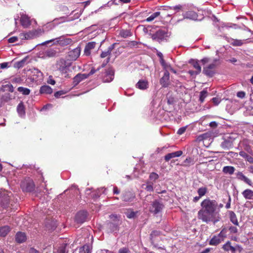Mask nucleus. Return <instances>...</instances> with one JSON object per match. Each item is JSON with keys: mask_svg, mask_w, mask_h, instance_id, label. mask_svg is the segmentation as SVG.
Wrapping results in <instances>:
<instances>
[{"mask_svg": "<svg viewBox=\"0 0 253 253\" xmlns=\"http://www.w3.org/2000/svg\"><path fill=\"white\" fill-rule=\"evenodd\" d=\"M201 209L197 213V218L203 222H212L214 224L220 219L219 211H216L217 201L210 198L204 199L200 204Z\"/></svg>", "mask_w": 253, "mask_h": 253, "instance_id": "nucleus-1", "label": "nucleus"}, {"mask_svg": "<svg viewBox=\"0 0 253 253\" xmlns=\"http://www.w3.org/2000/svg\"><path fill=\"white\" fill-rule=\"evenodd\" d=\"M20 187L24 192H31L35 190V185L32 179L27 177L21 181Z\"/></svg>", "mask_w": 253, "mask_h": 253, "instance_id": "nucleus-2", "label": "nucleus"}, {"mask_svg": "<svg viewBox=\"0 0 253 253\" xmlns=\"http://www.w3.org/2000/svg\"><path fill=\"white\" fill-rule=\"evenodd\" d=\"M164 208L163 204L159 201L158 200H155L153 201L149 208V211L154 214H157L161 212Z\"/></svg>", "mask_w": 253, "mask_h": 253, "instance_id": "nucleus-3", "label": "nucleus"}, {"mask_svg": "<svg viewBox=\"0 0 253 253\" xmlns=\"http://www.w3.org/2000/svg\"><path fill=\"white\" fill-rule=\"evenodd\" d=\"M56 40V43L59 44L61 46H65L71 44L72 42V40L70 38H66L64 37H60L56 38L55 39H52L49 41H47L42 43V45H45L49 42H51Z\"/></svg>", "mask_w": 253, "mask_h": 253, "instance_id": "nucleus-4", "label": "nucleus"}, {"mask_svg": "<svg viewBox=\"0 0 253 253\" xmlns=\"http://www.w3.org/2000/svg\"><path fill=\"white\" fill-rule=\"evenodd\" d=\"M152 39L161 43L167 37V32L164 30L160 29L153 34L151 35Z\"/></svg>", "mask_w": 253, "mask_h": 253, "instance_id": "nucleus-5", "label": "nucleus"}, {"mask_svg": "<svg viewBox=\"0 0 253 253\" xmlns=\"http://www.w3.org/2000/svg\"><path fill=\"white\" fill-rule=\"evenodd\" d=\"M216 60L210 63L203 68V73L207 76L212 77L215 73V69L216 67Z\"/></svg>", "mask_w": 253, "mask_h": 253, "instance_id": "nucleus-6", "label": "nucleus"}, {"mask_svg": "<svg viewBox=\"0 0 253 253\" xmlns=\"http://www.w3.org/2000/svg\"><path fill=\"white\" fill-rule=\"evenodd\" d=\"M70 66L67 65L65 60L61 59L57 62L56 67L62 74H67Z\"/></svg>", "mask_w": 253, "mask_h": 253, "instance_id": "nucleus-7", "label": "nucleus"}, {"mask_svg": "<svg viewBox=\"0 0 253 253\" xmlns=\"http://www.w3.org/2000/svg\"><path fill=\"white\" fill-rule=\"evenodd\" d=\"M114 76V70L112 68H109L106 70L105 74L103 78V82L104 83H109L113 81Z\"/></svg>", "mask_w": 253, "mask_h": 253, "instance_id": "nucleus-8", "label": "nucleus"}, {"mask_svg": "<svg viewBox=\"0 0 253 253\" xmlns=\"http://www.w3.org/2000/svg\"><path fill=\"white\" fill-rule=\"evenodd\" d=\"M87 212L84 211H79L75 216V221L78 223H83L86 221Z\"/></svg>", "mask_w": 253, "mask_h": 253, "instance_id": "nucleus-9", "label": "nucleus"}, {"mask_svg": "<svg viewBox=\"0 0 253 253\" xmlns=\"http://www.w3.org/2000/svg\"><path fill=\"white\" fill-rule=\"evenodd\" d=\"M160 83L163 87H167L169 85V73L168 70L165 71L163 76L160 79Z\"/></svg>", "mask_w": 253, "mask_h": 253, "instance_id": "nucleus-10", "label": "nucleus"}, {"mask_svg": "<svg viewBox=\"0 0 253 253\" xmlns=\"http://www.w3.org/2000/svg\"><path fill=\"white\" fill-rule=\"evenodd\" d=\"M81 53L80 47H77L68 52V56L70 60H76L80 56Z\"/></svg>", "mask_w": 253, "mask_h": 253, "instance_id": "nucleus-11", "label": "nucleus"}, {"mask_svg": "<svg viewBox=\"0 0 253 253\" xmlns=\"http://www.w3.org/2000/svg\"><path fill=\"white\" fill-rule=\"evenodd\" d=\"M237 178L241 181H244L249 186H253V183L251 179L246 176L242 172L238 171L236 173Z\"/></svg>", "mask_w": 253, "mask_h": 253, "instance_id": "nucleus-12", "label": "nucleus"}, {"mask_svg": "<svg viewBox=\"0 0 253 253\" xmlns=\"http://www.w3.org/2000/svg\"><path fill=\"white\" fill-rule=\"evenodd\" d=\"M135 198V194L130 191H125L122 196V200L126 202H131Z\"/></svg>", "mask_w": 253, "mask_h": 253, "instance_id": "nucleus-13", "label": "nucleus"}, {"mask_svg": "<svg viewBox=\"0 0 253 253\" xmlns=\"http://www.w3.org/2000/svg\"><path fill=\"white\" fill-rule=\"evenodd\" d=\"M223 249L226 251H231L232 253H235L237 250L241 252L242 249L238 245L235 247L232 246L230 242H227L223 246Z\"/></svg>", "mask_w": 253, "mask_h": 253, "instance_id": "nucleus-14", "label": "nucleus"}, {"mask_svg": "<svg viewBox=\"0 0 253 253\" xmlns=\"http://www.w3.org/2000/svg\"><path fill=\"white\" fill-rule=\"evenodd\" d=\"M57 51L53 48H49L43 52V58H52L56 56Z\"/></svg>", "mask_w": 253, "mask_h": 253, "instance_id": "nucleus-15", "label": "nucleus"}, {"mask_svg": "<svg viewBox=\"0 0 253 253\" xmlns=\"http://www.w3.org/2000/svg\"><path fill=\"white\" fill-rule=\"evenodd\" d=\"M20 21L21 25L24 28L28 27L31 24L30 18L26 14L21 16Z\"/></svg>", "mask_w": 253, "mask_h": 253, "instance_id": "nucleus-16", "label": "nucleus"}, {"mask_svg": "<svg viewBox=\"0 0 253 253\" xmlns=\"http://www.w3.org/2000/svg\"><path fill=\"white\" fill-rule=\"evenodd\" d=\"M148 82L145 80H139L135 85L137 88L140 90H145L148 88Z\"/></svg>", "mask_w": 253, "mask_h": 253, "instance_id": "nucleus-17", "label": "nucleus"}, {"mask_svg": "<svg viewBox=\"0 0 253 253\" xmlns=\"http://www.w3.org/2000/svg\"><path fill=\"white\" fill-rule=\"evenodd\" d=\"M88 77V75H87V74L79 73L73 78V82L76 85H77L81 81Z\"/></svg>", "mask_w": 253, "mask_h": 253, "instance_id": "nucleus-18", "label": "nucleus"}, {"mask_svg": "<svg viewBox=\"0 0 253 253\" xmlns=\"http://www.w3.org/2000/svg\"><path fill=\"white\" fill-rule=\"evenodd\" d=\"M183 154V152L182 151H177L176 152H174L172 153H169L165 155V160L166 162H168L171 159L174 158L175 157H178L181 156Z\"/></svg>", "mask_w": 253, "mask_h": 253, "instance_id": "nucleus-19", "label": "nucleus"}, {"mask_svg": "<svg viewBox=\"0 0 253 253\" xmlns=\"http://www.w3.org/2000/svg\"><path fill=\"white\" fill-rule=\"evenodd\" d=\"M27 240V236L25 233L18 232L15 235V241L18 243H22Z\"/></svg>", "mask_w": 253, "mask_h": 253, "instance_id": "nucleus-20", "label": "nucleus"}, {"mask_svg": "<svg viewBox=\"0 0 253 253\" xmlns=\"http://www.w3.org/2000/svg\"><path fill=\"white\" fill-rule=\"evenodd\" d=\"M95 45L96 42H91L87 43L84 48V54L87 56L89 55L90 54V50L95 47Z\"/></svg>", "mask_w": 253, "mask_h": 253, "instance_id": "nucleus-21", "label": "nucleus"}, {"mask_svg": "<svg viewBox=\"0 0 253 253\" xmlns=\"http://www.w3.org/2000/svg\"><path fill=\"white\" fill-rule=\"evenodd\" d=\"M40 93L41 94H50L52 93V89L49 85H42L40 87Z\"/></svg>", "mask_w": 253, "mask_h": 253, "instance_id": "nucleus-22", "label": "nucleus"}, {"mask_svg": "<svg viewBox=\"0 0 253 253\" xmlns=\"http://www.w3.org/2000/svg\"><path fill=\"white\" fill-rule=\"evenodd\" d=\"M243 197L247 200H253V191L247 189L242 193Z\"/></svg>", "mask_w": 253, "mask_h": 253, "instance_id": "nucleus-23", "label": "nucleus"}, {"mask_svg": "<svg viewBox=\"0 0 253 253\" xmlns=\"http://www.w3.org/2000/svg\"><path fill=\"white\" fill-rule=\"evenodd\" d=\"M11 99V95L9 93H5L0 98V107H1L4 103L8 102Z\"/></svg>", "mask_w": 253, "mask_h": 253, "instance_id": "nucleus-24", "label": "nucleus"}, {"mask_svg": "<svg viewBox=\"0 0 253 253\" xmlns=\"http://www.w3.org/2000/svg\"><path fill=\"white\" fill-rule=\"evenodd\" d=\"M190 63L193 65V67L196 69L195 74H199L201 72V67L199 63V61L193 60Z\"/></svg>", "mask_w": 253, "mask_h": 253, "instance_id": "nucleus-25", "label": "nucleus"}, {"mask_svg": "<svg viewBox=\"0 0 253 253\" xmlns=\"http://www.w3.org/2000/svg\"><path fill=\"white\" fill-rule=\"evenodd\" d=\"M235 169L233 166H225L222 169V172L224 174L232 175L234 173Z\"/></svg>", "mask_w": 253, "mask_h": 253, "instance_id": "nucleus-26", "label": "nucleus"}, {"mask_svg": "<svg viewBox=\"0 0 253 253\" xmlns=\"http://www.w3.org/2000/svg\"><path fill=\"white\" fill-rule=\"evenodd\" d=\"M17 111L19 115L22 116L25 114V108L24 103L21 101L17 107Z\"/></svg>", "mask_w": 253, "mask_h": 253, "instance_id": "nucleus-27", "label": "nucleus"}, {"mask_svg": "<svg viewBox=\"0 0 253 253\" xmlns=\"http://www.w3.org/2000/svg\"><path fill=\"white\" fill-rule=\"evenodd\" d=\"M230 221L235 225H238L239 223L236 214L233 211H229Z\"/></svg>", "mask_w": 253, "mask_h": 253, "instance_id": "nucleus-28", "label": "nucleus"}, {"mask_svg": "<svg viewBox=\"0 0 253 253\" xmlns=\"http://www.w3.org/2000/svg\"><path fill=\"white\" fill-rule=\"evenodd\" d=\"M10 231V227L8 226H4L0 227V236L5 237Z\"/></svg>", "mask_w": 253, "mask_h": 253, "instance_id": "nucleus-29", "label": "nucleus"}, {"mask_svg": "<svg viewBox=\"0 0 253 253\" xmlns=\"http://www.w3.org/2000/svg\"><path fill=\"white\" fill-rule=\"evenodd\" d=\"M221 242L219 237L214 235L210 240V245L212 246H216Z\"/></svg>", "mask_w": 253, "mask_h": 253, "instance_id": "nucleus-30", "label": "nucleus"}, {"mask_svg": "<svg viewBox=\"0 0 253 253\" xmlns=\"http://www.w3.org/2000/svg\"><path fill=\"white\" fill-rule=\"evenodd\" d=\"M114 47V44H112L110 46H109L107 51H103L100 57L101 58H105L107 57L108 55H109L111 54V51Z\"/></svg>", "mask_w": 253, "mask_h": 253, "instance_id": "nucleus-31", "label": "nucleus"}, {"mask_svg": "<svg viewBox=\"0 0 253 253\" xmlns=\"http://www.w3.org/2000/svg\"><path fill=\"white\" fill-rule=\"evenodd\" d=\"M91 249L88 245H85L80 248V253H91Z\"/></svg>", "mask_w": 253, "mask_h": 253, "instance_id": "nucleus-32", "label": "nucleus"}, {"mask_svg": "<svg viewBox=\"0 0 253 253\" xmlns=\"http://www.w3.org/2000/svg\"><path fill=\"white\" fill-rule=\"evenodd\" d=\"M221 146L224 149H229L232 147V142L230 140H224V141L221 143Z\"/></svg>", "mask_w": 253, "mask_h": 253, "instance_id": "nucleus-33", "label": "nucleus"}, {"mask_svg": "<svg viewBox=\"0 0 253 253\" xmlns=\"http://www.w3.org/2000/svg\"><path fill=\"white\" fill-rule=\"evenodd\" d=\"M17 90L19 92H21L22 94L25 95H29L31 92V90L30 89L22 86L18 87L17 88Z\"/></svg>", "mask_w": 253, "mask_h": 253, "instance_id": "nucleus-34", "label": "nucleus"}, {"mask_svg": "<svg viewBox=\"0 0 253 253\" xmlns=\"http://www.w3.org/2000/svg\"><path fill=\"white\" fill-rule=\"evenodd\" d=\"M208 192V188L206 187H202L199 188L197 190V193L200 197H202L205 196Z\"/></svg>", "mask_w": 253, "mask_h": 253, "instance_id": "nucleus-35", "label": "nucleus"}, {"mask_svg": "<svg viewBox=\"0 0 253 253\" xmlns=\"http://www.w3.org/2000/svg\"><path fill=\"white\" fill-rule=\"evenodd\" d=\"M120 35L124 38H126L132 35L130 31L127 30H123L120 31Z\"/></svg>", "mask_w": 253, "mask_h": 253, "instance_id": "nucleus-36", "label": "nucleus"}, {"mask_svg": "<svg viewBox=\"0 0 253 253\" xmlns=\"http://www.w3.org/2000/svg\"><path fill=\"white\" fill-rule=\"evenodd\" d=\"M159 175L156 172H151L149 177V181L153 182V184L156 182V181L159 178Z\"/></svg>", "mask_w": 253, "mask_h": 253, "instance_id": "nucleus-37", "label": "nucleus"}, {"mask_svg": "<svg viewBox=\"0 0 253 253\" xmlns=\"http://www.w3.org/2000/svg\"><path fill=\"white\" fill-rule=\"evenodd\" d=\"M231 44L234 46H241L244 43V41L241 40L232 39Z\"/></svg>", "mask_w": 253, "mask_h": 253, "instance_id": "nucleus-38", "label": "nucleus"}, {"mask_svg": "<svg viewBox=\"0 0 253 253\" xmlns=\"http://www.w3.org/2000/svg\"><path fill=\"white\" fill-rule=\"evenodd\" d=\"M160 15V12H156L153 13L152 15H151L149 17L147 18L146 21L147 22H151L154 20L156 17L159 16Z\"/></svg>", "mask_w": 253, "mask_h": 253, "instance_id": "nucleus-39", "label": "nucleus"}, {"mask_svg": "<svg viewBox=\"0 0 253 253\" xmlns=\"http://www.w3.org/2000/svg\"><path fill=\"white\" fill-rule=\"evenodd\" d=\"M226 233L227 230L225 228H223L220 231V232L216 235L217 237H219V239L221 240V241H223L224 238L226 237Z\"/></svg>", "mask_w": 253, "mask_h": 253, "instance_id": "nucleus-40", "label": "nucleus"}, {"mask_svg": "<svg viewBox=\"0 0 253 253\" xmlns=\"http://www.w3.org/2000/svg\"><path fill=\"white\" fill-rule=\"evenodd\" d=\"M242 144L243 145V149L246 151L247 152L249 153H252L253 152V150L251 147V146L247 144V142L246 141H243L242 142Z\"/></svg>", "mask_w": 253, "mask_h": 253, "instance_id": "nucleus-41", "label": "nucleus"}, {"mask_svg": "<svg viewBox=\"0 0 253 253\" xmlns=\"http://www.w3.org/2000/svg\"><path fill=\"white\" fill-rule=\"evenodd\" d=\"M153 182L151 181L146 182L145 189L147 191L152 192L154 191Z\"/></svg>", "mask_w": 253, "mask_h": 253, "instance_id": "nucleus-42", "label": "nucleus"}, {"mask_svg": "<svg viewBox=\"0 0 253 253\" xmlns=\"http://www.w3.org/2000/svg\"><path fill=\"white\" fill-rule=\"evenodd\" d=\"M208 95V92L206 90H203L200 92V101L201 103L203 102L205 100V99Z\"/></svg>", "mask_w": 253, "mask_h": 253, "instance_id": "nucleus-43", "label": "nucleus"}, {"mask_svg": "<svg viewBox=\"0 0 253 253\" xmlns=\"http://www.w3.org/2000/svg\"><path fill=\"white\" fill-rule=\"evenodd\" d=\"M108 226L109 228L111 229V230L113 232L117 231L118 230V224H116L115 223L110 222L108 224Z\"/></svg>", "mask_w": 253, "mask_h": 253, "instance_id": "nucleus-44", "label": "nucleus"}, {"mask_svg": "<svg viewBox=\"0 0 253 253\" xmlns=\"http://www.w3.org/2000/svg\"><path fill=\"white\" fill-rule=\"evenodd\" d=\"M2 87L4 88L5 90L6 91H8L10 92H13L14 91V87L11 84H6L3 85Z\"/></svg>", "mask_w": 253, "mask_h": 253, "instance_id": "nucleus-45", "label": "nucleus"}, {"mask_svg": "<svg viewBox=\"0 0 253 253\" xmlns=\"http://www.w3.org/2000/svg\"><path fill=\"white\" fill-rule=\"evenodd\" d=\"M67 244H62L58 249V253H67L66 251Z\"/></svg>", "mask_w": 253, "mask_h": 253, "instance_id": "nucleus-46", "label": "nucleus"}, {"mask_svg": "<svg viewBox=\"0 0 253 253\" xmlns=\"http://www.w3.org/2000/svg\"><path fill=\"white\" fill-rule=\"evenodd\" d=\"M25 61H26V60L25 59H23L21 60V61L16 62L15 66L16 67H17L18 68H21L24 66V64Z\"/></svg>", "mask_w": 253, "mask_h": 253, "instance_id": "nucleus-47", "label": "nucleus"}, {"mask_svg": "<svg viewBox=\"0 0 253 253\" xmlns=\"http://www.w3.org/2000/svg\"><path fill=\"white\" fill-rule=\"evenodd\" d=\"M118 253H131V252L128 248L124 247L119 250Z\"/></svg>", "mask_w": 253, "mask_h": 253, "instance_id": "nucleus-48", "label": "nucleus"}, {"mask_svg": "<svg viewBox=\"0 0 253 253\" xmlns=\"http://www.w3.org/2000/svg\"><path fill=\"white\" fill-rule=\"evenodd\" d=\"M25 33L26 37V40L32 39L35 36V33L31 31Z\"/></svg>", "mask_w": 253, "mask_h": 253, "instance_id": "nucleus-49", "label": "nucleus"}, {"mask_svg": "<svg viewBox=\"0 0 253 253\" xmlns=\"http://www.w3.org/2000/svg\"><path fill=\"white\" fill-rule=\"evenodd\" d=\"M187 126H183L179 128L177 130V133L179 135H181L184 133L186 130Z\"/></svg>", "mask_w": 253, "mask_h": 253, "instance_id": "nucleus-50", "label": "nucleus"}, {"mask_svg": "<svg viewBox=\"0 0 253 253\" xmlns=\"http://www.w3.org/2000/svg\"><path fill=\"white\" fill-rule=\"evenodd\" d=\"M212 102L215 105H217L221 101V99L218 97H213L211 99Z\"/></svg>", "mask_w": 253, "mask_h": 253, "instance_id": "nucleus-51", "label": "nucleus"}, {"mask_svg": "<svg viewBox=\"0 0 253 253\" xmlns=\"http://www.w3.org/2000/svg\"><path fill=\"white\" fill-rule=\"evenodd\" d=\"M160 63L165 71L167 70V69H169V68H171V66L166 63L165 60L164 63L162 62H161Z\"/></svg>", "mask_w": 253, "mask_h": 253, "instance_id": "nucleus-52", "label": "nucleus"}, {"mask_svg": "<svg viewBox=\"0 0 253 253\" xmlns=\"http://www.w3.org/2000/svg\"><path fill=\"white\" fill-rule=\"evenodd\" d=\"M210 61V59L208 57H205L200 60V62L203 65H205L207 63H209Z\"/></svg>", "mask_w": 253, "mask_h": 253, "instance_id": "nucleus-53", "label": "nucleus"}, {"mask_svg": "<svg viewBox=\"0 0 253 253\" xmlns=\"http://www.w3.org/2000/svg\"><path fill=\"white\" fill-rule=\"evenodd\" d=\"M18 38L17 37H12L8 39V41L9 43H13L18 41Z\"/></svg>", "mask_w": 253, "mask_h": 253, "instance_id": "nucleus-54", "label": "nucleus"}, {"mask_svg": "<svg viewBox=\"0 0 253 253\" xmlns=\"http://www.w3.org/2000/svg\"><path fill=\"white\" fill-rule=\"evenodd\" d=\"M246 93L244 91H239L237 93V96L240 98H243L245 97Z\"/></svg>", "mask_w": 253, "mask_h": 253, "instance_id": "nucleus-55", "label": "nucleus"}, {"mask_svg": "<svg viewBox=\"0 0 253 253\" xmlns=\"http://www.w3.org/2000/svg\"><path fill=\"white\" fill-rule=\"evenodd\" d=\"M157 55L160 58V63L162 62V63H164L165 60H164V59L163 58V54L161 52H159V51H157Z\"/></svg>", "mask_w": 253, "mask_h": 253, "instance_id": "nucleus-56", "label": "nucleus"}, {"mask_svg": "<svg viewBox=\"0 0 253 253\" xmlns=\"http://www.w3.org/2000/svg\"><path fill=\"white\" fill-rule=\"evenodd\" d=\"M229 230L231 233H236L238 232V229L235 226H231Z\"/></svg>", "mask_w": 253, "mask_h": 253, "instance_id": "nucleus-57", "label": "nucleus"}, {"mask_svg": "<svg viewBox=\"0 0 253 253\" xmlns=\"http://www.w3.org/2000/svg\"><path fill=\"white\" fill-rule=\"evenodd\" d=\"M64 94V92L62 90H60V91H56V92H55L54 93V96L56 97V98H58L61 95H63Z\"/></svg>", "mask_w": 253, "mask_h": 253, "instance_id": "nucleus-58", "label": "nucleus"}, {"mask_svg": "<svg viewBox=\"0 0 253 253\" xmlns=\"http://www.w3.org/2000/svg\"><path fill=\"white\" fill-rule=\"evenodd\" d=\"M47 83L52 85H54L55 84V81L54 79H53L52 76H49L48 80L47 81Z\"/></svg>", "mask_w": 253, "mask_h": 253, "instance_id": "nucleus-59", "label": "nucleus"}, {"mask_svg": "<svg viewBox=\"0 0 253 253\" xmlns=\"http://www.w3.org/2000/svg\"><path fill=\"white\" fill-rule=\"evenodd\" d=\"M239 155L241 157H242L243 158H245V160L246 159V158H247V157L248 156V154L247 153H246L245 152L243 151H241L239 152Z\"/></svg>", "mask_w": 253, "mask_h": 253, "instance_id": "nucleus-60", "label": "nucleus"}, {"mask_svg": "<svg viewBox=\"0 0 253 253\" xmlns=\"http://www.w3.org/2000/svg\"><path fill=\"white\" fill-rule=\"evenodd\" d=\"M217 123L213 121L210 123V126L212 128H216L217 126Z\"/></svg>", "mask_w": 253, "mask_h": 253, "instance_id": "nucleus-61", "label": "nucleus"}, {"mask_svg": "<svg viewBox=\"0 0 253 253\" xmlns=\"http://www.w3.org/2000/svg\"><path fill=\"white\" fill-rule=\"evenodd\" d=\"M120 192V190L117 186H115L113 188V193L114 194H119Z\"/></svg>", "mask_w": 253, "mask_h": 253, "instance_id": "nucleus-62", "label": "nucleus"}, {"mask_svg": "<svg viewBox=\"0 0 253 253\" xmlns=\"http://www.w3.org/2000/svg\"><path fill=\"white\" fill-rule=\"evenodd\" d=\"M246 161L249 162L251 164H253V157L250 156L249 155L246 159Z\"/></svg>", "mask_w": 253, "mask_h": 253, "instance_id": "nucleus-63", "label": "nucleus"}, {"mask_svg": "<svg viewBox=\"0 0 253 253\" xmlns=\"http://www.w3.org/2000/svg\"><path fill=\"white\" fill-rule=\"evenodd\" d=\"M19 38L20 39L22 40H26V35H25V33H20L19 35Z\"/></svg>", "mask_w": 253, "mask_h": 253, "instance_id": "nucleus-64", "label": "nucleus"}]
</instances>
